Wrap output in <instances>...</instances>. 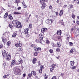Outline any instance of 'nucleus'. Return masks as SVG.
<instances>
[{"mask_svg": "<svg viewBox=\"0 0 79 79\" xmlns=\"http://www.w3.org/2000/svg\"><path fill=\"white\" fill-rule=\"evenodd\" d=\"M70 53H73L74 52V51H73V49H71V50L70 51Z\"/></svg>", "mask_w": 79, "mask_h": 79, "instance_id": "45", "label": "nucleus"}, {"mask_svg": "<svg viewBox=\"0 0 79 79\" xmlns=\"http://www.w3.org/2000/svg\"><path fill=\"white\" fill-rule=\"evenodd\" d=\"M31 47H33L34 46V45L33 44H32L31 45Z\"/></svg>", "mask_w": 79, "mask_h": 79, "instance_id": "55", "label": "nucleus"}, {"mask_svg": "<svg viewBox=\"0 0 79 79\" xmlns=\"http://www.w3.org/2000/svg\"><path fill=\"white\" fill-rule=\"evenodd\" d=\"M70 66H74V62L73 61H70Z\"/></svg>", "mask_w": 79, "mask_h": 79, "instance_id": "16", "label": "nucleus"}, {"mask_svg": "<svg viewBox=\"0 0 79 79\" xmlns=\"http://www.w3.org/2000/svg\"><path fill=\"white\" fill-rule=\"evenodd\" d=\"M56 66V64H52V68H55Z\"/></svg>", "mask_w": 79, "mask_h": 79, "instance_id": "38", "label": "nucleus"}, {"mask_svg": "<svg viewBox=\"0 0 79 79\" xmlns=\"http://www.w3.org/2000/svg\"><path fill=\"white\" fill-rule=\"evenodd\" d=\"M49 8L50 10H52V6H49Z\"/></svg>", "mask_w": 79, "mask_h": 79, "instance_id": "42", "label": "nucleus"}, {"mask_svg": "<svg viewBox=\"0 0 79 79\" xmlns=\"http://www.w3.org/2000/svg\"><path fill=\"white\" fill-rule=\"evenodd\" d=\"M22 4L23 5V6L24 5H25L26 4H25V2L23 1L22 3Z\"/></svg>", "mask_w": 79, "mask_h": 79, "instance_id": "53", "label": "nucleus"}, {"mask_svg": "<svg viewBox=\"0 0 79 79\" xmlns=\"http://www.w3.org/2000/svg\"><path fill=\"white\" fill-rule=\"evenodd\" d=\"M44 0H41L40 1V3L42 4V6L41 7V9H44L45 7L47 6V5L45 3H44Z\"/></svg>", "mask_w": 79, "mask_h": 79, "instance_id": "2", "label": "nucleus"}, {"mask_svg": "<svg viewBox=\"0 0 79 79\" xmlns=\"http://www.w3.org/2000/svg\"><path fill=\"white\" fill-rule=\"evenodd\" d=\"M16 26L17 28H20L21 27V22H18L16 24Z\"/></svg>", "mask_w": 79, "mask_h": 79, "instance_id": "7", "label": "nucleus"}, {"mask_svg": "<svg viewBox=\"0 0 79 79\" xmlns=\"http://www.w3.org/2000/svg\"><path fill=\"white\" fill-rule=\"evenodd\" d=\"M6 66V64H5V63H3V66Z\"/></svg>", "mask_w": 79, "mask_h": 79, "instance_id": "56", "label": "nucleus"}, {"mask_svg": "<svg viewBox=\"0 0 79 79\" xmlns=\"http://www.w3.org/2000/svg\"><path fill=\"white\" fill-rule=\"evenodd\" d=\"M70 68L72 69H74L76 68V66H73H73H70Z\"/></svg>", "mask_w": 79, "mask_h": 79, "instance_id": "26", "label": "nucleus"}, {"mask_svg": "<svg viewBox=\"0 0 79 79\" xmlns=\"http://www.w3.org/2000/svg\"><path fill=\"white\" fill-rule=\"evenodd\" d=\"M8 14L7 13H6L4 15V18H5V19H6L7 16H8Z\"/></svg>", "mask_w": 79, "mask_h": 79, "instance_id": "20", "label": "nucleus"}, {"mask_svg": "<svg viewBox=\"0 0 79 79\" xmlns=\"http://www.w3.org/2000/svg\"><path fill=\"white\" fill-rule=\"evenodd\" d=\"M67 36L68 39H69V34L67 35Z\"/></svg>", "mask_w": 79, "mask_h": 79, "instance_id": "43", "label": "nucleus"}, {"mask_svg": "<svg viewBox=\"0 0 79 79\" xmlns=\"http://www.w3.org/2000/svg\"><path fill=\"white\" fill-rule=\"evenodd\" d=\"M5 33H4L2 35V40L3 42L4 43H6V39L5 37Z\"/></svg>", "mask_w": 79, "mask_h": 79, "instance_id": "3", "label": "nucleus"}, {"mask_svg": "<svg viewBox=\"0 0 79 79\" xmlns=\"http://www.w3.org/2000/svg\"><path fill=\"white\" fill-rule=\"evenodd\" d=\"M17 23V21L16 20H14L12 22V24H15L16 23Z\"/></svg>", "mask_w": 79, "mask_h": 79, "instance_id": "29", "label": "nucleus"}, {"mask_svg": "<svg viewBox=\"0 0 79 79\" xmlns=\"http://www.w3.org/2000/svg\"><path fill=\"white\" fill-rule=\"evenodd\" d=\"M9 76V75H5L3 76V77H4V78H6L7 77H8V76Z\"/></svg>", "mask_w": 79, "mask_h": 79, "instance_id": "37", "label": "nucleus"}, {"mask_svg": "<svg viewBox=\"0 0 79 79\" xmlns=\"http://www.w3.org/2000/svg\"><path fill=\"white\" fill-rule=\"evenodd\" d=\"M77 24H78L79 25V21H77Z\"/></svg>", "mask_w": 79, "mask_h": 79, "instance_id": "63", "label": "nucleus"}, {"mask_svg": "<svg viewBox=\"0 0 79 79\" xmlns=\"http://www.w3.org/2000/svg\"><path fill=\"white\" fill-rule=\"evenodd\" d=\"M72 17L73 18H74L75 17V15H74L73 14L72 15Z\"/></svg>", "mask_w": 79, "mask_h": 79, "instance_id": "49", "label": "nucleus"}, {"mask_svg": "<svg viewBox=\"0 0 79 79\" xmlns=\"http://www.w3.org/2000/svg\"><path fill=\"white\" fill-rule=\"evenodd\" d=\"M29 31V29L27 28L25 29L24 30V34H27V37H29V34H28V31Z\"/></svg>", "mask_w": 79, "mask_h": 79, "instance_id": "5", "label": "nucleus"}, {"mask_svg": "<svg viewBox=\"0 0 79 79\" xmlns=\"http://www.w3.org/2000/svg\"><path fill=\"white\" fill-rule=\"evenodd\" d=\"M3 47V45H1L0 46V49H1V48H2Z\"/></svg>", "mask_w": 79, "mask_h": 79, "instance_id": "52", "label": "nucleus"}, {"mask_svg": "<svg viewBox=\"0 0 79 79\" xmlns=\"http://www.w3.org/2000/svg\"><path fill=\"white\" fill-rule=\"evenodd\" d=\"M23 77H26V74H23Z\"/></svg>", "mask_w": 79, "mask_h": 79, "instance_id": "59", "label": "nucleus"}, {"mask_svg": "<svg viewBox=\"0 0 79 79\" xmlns=\"http://www.w3.org/2000/svg\"><path fill=\"white\" fill-rule=\"evenodd\" d=\"M57 59H58V60H59V58H60V56H58V57H56Z\"/></svg>", "mask_w": 79, "mask_h": 79, "instance_id": "57", "label": "nucleus"}, {"mask_svg": "<svg viewBox=\"0 0 79 79\" xmlns=\"http://www.w3.org/2000/svg\"><path fill=\"white\" fill-rule=\"evenodd\" d=\"M66 6H67V5H65L63 7H64V8H65V7H66Z\"/></svg>", "mask_w": 79, "mask_h": 79, "instance_id": "60", "label": "nucleus"}, {"mask_svg": "<svg viewBox=\"0 0 79 79\" xmlns=\"http://www.w3.org/2000/svg\"><path fill=\"white\" fill-rule=\"evenodd\" d=\"M60 24H62V25L64 26V24L63 22V20H62L60 21Z\"/></svg>", "mask_w": 79, "mask_h": 79, "instance_id": "24", "label": "nucleus"}, {"mask_svg": "<svg viewBox=\"0 0 79 79\" xmlns=\"http://www.w3.org/2000/svg\"><path fill=\"white\" fill-rule=\"evenodd\" d=\"M2 55L3 57L6 56V52L3 50L2 52Z\"/></svg>", "mask_w": 79, "mask_h": 79, "instance_id": "8", "label": "nucleus"}, {"mask_svg": "<svg viewBox=\"0 0 79 79\" xmlns=\"http://www.w3.org/2000/svg\"><path fill=\"white\" fill-rule=\"evenodd\" d=\"M37 61V59L36 58H34L32 60V63L33 64H35L36 62Z\"/></svg>", "mask_w": 79, "mask_h": 79, "instance_id": "15", "label": "nucleus"}, {"mask_svg": "<svg viewBox=\"0 0 79 79\" xmlns=\"http://www.w3.org/2000/svg\"><path fill=\"white\" fill-rule=\"evenodd\" d=\"M53 69H54L53 67L51 68H50V71L51 72H53Z\"/></svg>", "mask_w": 79, "mask_h": 79, "instance_id": "33", "label": "nucleus"}, {"mask_svg": "<svg viewBox=\"0 0 79 79\" xmlns=\"http://www.w3.org/2000/svg\"><path fill=\"white\" fill-rule=\"evenodd\" d=\"M32 73L31 74L30 73V74H28V76H29V77H27V79H32V78H31L30 77H31L32 76Z\"/></svg>", "mask_w": 79, "mask_h": 79, "instance_id": "18", "label": "nucleus"}, {"mask_svg": "<svg viewBox=\"0 0 79 79\" xmlns=\"http://www.w3.org/2000/svg\"><path fill=\"white\" fill-rule=\"evenodd\" d=\"M15 73L17 75H19L21 72V70L19 69V68H17L15 69Z\"/></svg>", "mask_w": 79, "mask_h": 79, "instance_id": "6", "label": "nucleus"}, {"mask_svg": "<svg viewBox=\"0 0 79 79\" xmlns=\"http://www.w3.org/2000/svg\"><path fill=\"white\" fill-rule=\"evenodd\" d=\"M56 51H57V52H60V49L57 48L56 49Z\"/></svg>", "mask_w": 79, "mask_h": 79, "instance_id": "50", "label": "nucleus"}, {"mask_svg": "<svg viewBox=\"0 0 79 79\" xmlns=\"http://www.w3.org/2000/svg\"><path fill=\"white\" fill-rule=\"evenodd\" d=\"M18 61L19 64H22L23 63V60L21 58Z\"/></svg>", "mask_w": 79, "mask_h": 79, "instance_id": "19", "label": "nucleus"}, {"mask_svg": "<svg viewBox=\"0 0 79 79\" xmlns=\"http://www.w3.org/2000/svg\"><path fill=\"white\" fill-rule=\"evenodd\" d=\"M40 39H38L36 40V42H37V43H40V44H41L42 43V42L40 41Z\"/></svg>", "mask_w": 79, "mask_h": 79, "instance_id": "17", "label": "nucleus"}, {"mask_svg": "<svg viewBox=\"0 0 79 79\" xmlns=\"http://www.w3.org/2000/svg\"><path fill=\"white\" fill-rule=\"evenodd\" d=\"M15 46L17 47H19V51H22L23 48L21 46H22V44L20 43V42H19V43H17L15 44Z\"/></svg>", "mask_w": 79, "mask_h": 79, "instance_id": "1", "label": "nucleus"}, {"mask_svg": "<svg viewBox=\"0 0 79 79\" xmlns=\"http://www.w3.org/2000/svg\"><path fill=\"white\" fill-rule=\"evenodd\" d=\"M52 79H56V77L54 76L52 78Z\"/></svg>", "mask_w": 79, "mask_h": 79, "instance_id": "51", "label": "nucleus"}, {"mask_svg": "<svg viewBox=\"0 0 79 79\" xmlns=\"http://www.w3.org/2000/svg\"><path fill=\"white\" fill-rule=\"evenodd\" d=\"M9 26L10 27V28H13V26H12V25L11 24H9Z\"/></svg>", "mask_w": 79, "mask_h": 79, "instance_id": "36", "label": "nucleus"}, {"mask_svg": "<svg viewBox=\"0 0 79 79\" xmlns=\"http://www.w3.org/2000/svg\"><path fill=\"white\" fill-rule=\"evenodd\" d=\"M11 64L12 65H14V64H16V62H15V60H12L11 62Z\"/></svg>", "mask_w": 79, "mask_h": 79, "instance_id": "23", "label": "nucleus"}, {"mask_svg": "<svg viewBox=\"0 0 79 79\" xmlns=\"http://www.w3.org/2000/svg\"><path fill=\"white\" fill-rule=\"evenodd\" d=\"M71 31H72V32H73V31H74V28H72L71 30Z\"/></svg>", "mask_w": 79, "mask_h": 79, "instance_id": "54", "label": "nucleus"}, {"mask_svg": "<svg viewBox=\"0 0 79 79\" xmlns=\"http://www.w3.org/2000/svg\"><path fill=\"white\" fill-rule=\"evenodd\" d=\"M46 44H48V45H49V44H50V41L48 40H47L46 41Z\"/></svg>", "mask_w": 79, "mask_h": 79, "instance_id": "35", "label": "nucleus"}, {"mask_svg": "<svg viewBox=\"0 0 79 79\" xmlns=\"http://www.w3.org/2000/svg\"><path fill=\"white\" fill-rule=\"evenodd\" d=\"M47 77H48V76H45L44 77V79H47Z\"/></svg>", "mask_w": 79, "mask_h": 79, "instance_id": "58", "label": "nucleus"}, {"mask_svg": "<svg viewBox=\"0 0 79 79\" xmlns=\"http://www.w3.org/2000/svg\"><path fill=\"white\" fill-rule=\"evenodd\" d=\"M38 63L39 65H40V61H38Z\"/></svg>", "mask_w": 79, "mask_h": 79, "instance_id": "61", "label": "nucleus"}, {"mask_svg": "<svg viewBox=\"0 0 79 79\" xmlns=\"http://www.w3.org/2000/svg\"><path fill=\"white\" fill-rule=\"evenodd\" d=\"M57 34L59 35H60L61 34V31L60 30L59 31H57Z\"/></svg>", "mask_w": 79, "mask_h": 79, "instance_id": "14", "label": "nucleus"}, {"mask_svg": "<svg viewBox=\"0 0 79 79\" xmlns=\"http://www.w3.org/2000/svg\"><path fill=\"white\" fill-rule=\"evenodd\" d=\"M73 8V5H70V7L69 8V9H71V8Z\"/></svg>", "mask_w": 79, "mask_h": 79, "instance_id": "39", "label": "nucleus"}, {"mask_svg": "<svg viewBox=\"0 0 79 79\" xmlns=\"http://www.w3.org/2000/svg\"><path fill=\"white\" fill-rule=\"evenodd\" d=\"M43 69H44V66L43 65H41L40 66V69L39 71L40 73H42V71Z\"/></svg>", "mask_w": 79, "mask_h": 79, "instance_id": "13", "label": "nucleus"}, {"mask_svg": "<svg viewBox=\"0 0 79 79\" xmlns=\"http://www.w3.org/2000/svg\"><path fill=\"white\" fill-rule=\"evenodd\" d=\"M27 6L26 5V4H25L24 5H23V7L24 8H27Z\"/></svg>", "mask_w": 79, "mask_h": 79, "instance_id": "48", "label": "nucleus"}, {"mask_svg": "<svg viewBox=\"0 0 79 79\" xmlns=\"http://www.w3.org/2000/svg\"><path fill=\"white\" fill-rule=\"evenodd\" d=\"M7 44L8 46H10L11 44V42H10V41H8L7 42Z\"/></svg>", "mask_w": 79, "mask_h": 79, "instance_id": "32", "label": "nucleus"}, {"mask_svg": "<svg viewBox=\"0 0 79 79\" xmlns=\"http://www.w3.org/2000/svg\"><path fill=\"white\" fill-rule=\"evenodd\" d=\"M39 37L40 39V40H42L43 39V38H44V36L42 35V34L40 33L39 35Z\"/></svg>", "mask_w": 79, "mask_h": 79, "instance_id": "11", "label": "nucleus"}, {"mask_svg": "<svg viewBox=\"0 0 79 79\" xmlns=\"http://www.w3.org/2000/svg\"><path fill=\"white\" fill-rule=\"evenodd\" d=\"M31 74H32V75H34V76H35L36 74V72H35L34 71H33L31 73Z\"/></svg>", "mask_w": 79, "mask_h": 79, "instance_id": "21", "label": "nucleus"}, {"mask_svg": "<svg viewBox=\"0 0 79 79\" xmlns=\"http://www.w3.org/2000/svg\"><path fill=\"white\" fill-rule=\"evenodd\" d=\"M9 18L10 19H13V17H12V16H11V14H10L9 15Z\"/></svg>", "mask_w": 79, "mask_h": 79, "instance_id": "27", "label": "nucleus"}, {"mask_svg": "<svg viewBox=\"0 0 79 79\" xmlns=\"http://www.w3.org/2000/svg\"><path fill=\"white\" fill-rule=\"evenodd\" d=\"M61 44H60V43H57V47H60Z\"/></svg>", "mask_w": 79, "mask_h": 79, "instance_id": "31", "label": "nucleus"}, {"mask_svg": "<svg viewBox=\"0 0 79 79\" xmlns=\"http://www.w3.org/2000/svg\"><path fill=\"white\" fill-rule=\"evenodd\" d=\"M77 4H79V0H77Z\"/></svg>", "mask_w": 79, "mask_h": 79, "instance_id": "62", "label": "nucleus"}, {"mask_svg": "<svg viewBox=\"0 0 79 79\" xmlns=\"http://www.w3.org/2000/svg\"><path fill=\"white\" fill-rule=\"evenodd\" d=\"M34 50H35V51L36 52H38L39 51H40V50H41V48H37L36 47H35L34 48Z\"/></svg>", "mask_w": 79, "mask_h": 79, "instance_id": "9", "label": "nucleus"}, {"mask_svg": "<svg viewBox=\"0 0 79 79\" xmlns=\"http://www.w3.org/2000/svg\"><path fill=\"white\" fill-rule=\"evenodd\" d=\"M14 15H21V13L20 12H14Z\"/></svg>", "mask_w": 79, "mask_h": 79, "instance_id": "25", "label": "nucleus"}, {"mask_svg": "<svg viewBox=\"0 0 79 79\" xmlns=\"http://www.w3.org/2000/svg\"><path fill=\"white\" fill-rule=\"evenodd\" d=\"M70 46H73V43L70 42L69 43Z\"/></svg>", "mask_w": 79, "mask_h": 79, "instance_id": "41", "label": "nucleus"}, {"mask_svg": "<svg viewBox=\"0 0 79 79\" xmlns=\"http://www.w3.org/2000/svg\"><path fill=\"white\" fill-rule=\"evenodd\" d=\"M60 76H61L62 77H63V76H64V73H61V74H60Z\"/></svg>", "mask_w": 79, "mask_h": 79, "instance_id": "47", "label": "nucleus"}, {"mask_svg": "<svg viewBox=\"0 0 79 79\" xmlns=\"http://www.w3.org/2000/svg\"><path fill=\"white\" fill-rule=\"evenodd\" d=\"M52 45L53 47H56V44H55V43H52Z\"/></svg>", "mask_w": 79, "mask_h": 79, "instance_id": "34", "label": "nucleus"}, {"mask_svg": "<svg viewBox=\"0 0 79 79\" xmlns=\"http://www.w3.org/2000/svg\"><path fill=\"white\" fill-rule=\"evenodd\" d=\"M47 31V28H42L41 29V32L44 34V32H46Z\"/></svg>", "mask_w": 79, "mask_h": 79, "instance_id": "10", "label": "nucleus"}, {"mask_svg": "<svg viewBox=\"0 0 79 79\" xmlns=\"http://www.w3.org/2000/svg\"><path fill=\"white\" fill-rule=\"evenodd\" d=\"M53 22V20L51 19L50 20L48 19H47L46 20V23L47 24L49 23V24H51Z\"/></svg>", "mask_w": 79, "mask_h": 79, "instance_id": "4", "label": "nucleus"}, {"mask_svg": "<svg viewBox=\"0 0 79 79\" xmlns=\"http://www.w3.org/2000/svg\"><path fill=\"white\" fill-rule=\"evenodd\" d=\"M63 14V10H61L60 11L59 15L60 16H61Z\"/></svg>", "mask_w": 79, "mask_h": 79, "instance_id": "22", "label": "nucleus"}, {"mask_svg": "<svg viewBox=\"0 0 79 79\" xmlns=\"http://www.w3.org/2000/svg\"><path fill=\"white\" fill-rule=\"evenodd\" d=\"M38 53H39V51L36 52H35L34 53V55H35V56H37Z\"/></svg>", "mask_w": 79, "mask_h": 79, "instance_id": "28", "label": "nucleus"}, {"mask_svg": "<svg viewBox=\"0 0 79 79\" xmlns=\"http://www.w3.org/2000/svg\"><path fill=\"white\" fill-rule=\"evenodd\" d=\"M20 1L19 0H15V3H19V2Z\"/></svg>", "mask_w": 79, "mask_h": 79, "instance_id": "40", "label": "nucleus"}, {"mask_svg": "<svg viewBox=\"0 0 79 79\" xmlns=\"http://www.w3.org/2000/svg\"><path fill=\"white\" fill-rule=\"evenodd\" d=\"M77 31L78 32H79V28L77 27Z\"/></svg>", "mask_w": 79, "mask_h": 79, "instance_id": "64", "label": "nucleus"}, {"mask_svg": "<svg viewBox=\"0 0 79 79\" xmlns=\"http://www.w3.org/2000/svg\"><path fill=\"white\" fill-rule=\"evenodd\" d=\"M29 28H32V25L31 24H30L29 27Z\"/></svg>", "mask_w": 79, "mask_h": 79, "instance_id": "44", "label": "nucleus"}, {"mask_svg": "<svg viewBox=\"0 0 79 79\" xmlns=\"http://www.w3.org/2000/svg\"><path fill=\"white\" fill-rule=\"evenodd\" d=\"M49 52H51V53H53V51L52 50L50 49L49 50Z\"/></svg>", "mask_w": 79, "mask_h": 79, "instance_id": "46", "label": "nucleus"}, {"mask_svg": "<svg viewBox=\"0 0 79 79\" xmlns=\"http://www.w3.org/2000/svg\"><path fill=\"white\" fill-rule=\"evenodd\" d=\"M6 58L7 60H9L11 59V56H10V55H8L6 57Z\"/></svg>", "mask_w": 79, "mask_h": 79, "instance_id": "12", "label": "nucleus"}, {"mask_svg": "<svg viewBox=\"0 0 79 79\" xmlns=\"http://www.w3.org/2000/svg\"><path fill=\"white\" fill-rule=\"evenodd\" d=\"M16 33H14L12 35V37H16Z\"/></svg>", "mask_w": 79, "mask_h": 79, "instance_id": "30", "label": "nucleus"}]
</instances>
